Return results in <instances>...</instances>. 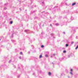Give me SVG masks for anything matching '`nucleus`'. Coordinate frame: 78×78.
I'll return each instance as SVG.
<instances>
[{
  "label": "nucleus",
  "mask_w": 78,
  "mask_h": 78,
  "mask_svg": "<svg viewBox=\"0 0 78 78\" xmlns=\"http://www.w3.org/2000/svg\"><path fill=\"white\" fill-rule=\"evenodd\" d=\"M56 25H58V24H56Z\"/></svg>",
  "instance_id": "14"
},
{
  "label": "nucleus",
  "mask_w": 78,
  "mask_h": 78,
  "mask_svg": "<svg viewBox=\"0 0 78 78\" xmlns=\"http://www.w3.org/2000/svg\"><path fill=\"white\" fill-rule=\"evenodd\" d=\"M63 53H66V51H63Z\"/></svg>",
  "instance_id": "5"
},
{
  "label": "nucleus",
  "mask_w": 78,
  "mask_h": 78,
  "mask_svg": "<svg viewBox=\"0 0 78 78\" xmlns=\"http://www.w3.org/2000/svg\"><path fill=\"white\" fill-rule=\"evenodd\" d=\"M78 45H77L76 47V48L75 49L76 50H77V49H78Z\"/></svg>",
  "instance_id": "2"
},
{
  "label": "nucleus",
  "mask_w": 78,
  "mask_h": 78,
  "mask_svg": "<svg viewBox=\"0 0 78 78\" xmlns=\"http://www.w3.org/2000/svg\"><path fill=\"white\" fill-rule=\"evenodd\" d=\"M66 47H68L69 46V45L68 44H66Z\"/></svg>",
  "instance_id": "6"
},
{
  "label": "nucleus",
  "mask_w": 78,
  "mask_h": 78,
  "mask_svg": "<svg viewBox=\"0 0 78 78\" xmlns=\"http://www.w3.org/2000/svg\"><path fill=\"white\" fill-rule=\"evenodd\" d=\"M42 55H41L39 56L40 58H42Z\"/></svg>",
  "instance_id": "3"
},
{
  "label": "nucleus",
  "mask_w": 78,
  "mask_h": 78,
  "mask_svg": "<svg viewBox=\"0 0 78 78\" xmlns=\"http://www.w3.org/2000/svg\"><path fill=\"white\" fill-rule=\"evenodd\" d=\"M44 45H41V48H44Z\"/></svg>",
  "instance_id": "8"
},
{
  "label": "nucleus",
  "mask_w": 78,
  "mask_h": 78,
  "mask_svg": "<svg viewBox=\"0 0 78 78\" xmlns=\"http://www.w3.org/2000/svg\"><path fill=\"white\" fill-rule=\"evenodd\" d=\"M70 73V74H71V75H72V72H71Z\"/></svg>",
  "instance_id": "13"
},
{
  "label": "nucleus",
  "mask_w": 78,
  "mask_h": 78,
  "mask_svg": "<svg viewBox=\"0 0 78 78\" xmlns=\"http://www.w3.org/2000/svg\"><path fill=\"white\" fill-rule=\"evenodd\" d=\"M73 44V42H71V44Z\"/></svg>",
  "instance_id": "11"
},
{
  "label": "nucleus",
  "mask_w": 78,
  "mask_h": 78,
  "mask_svg": "<svg viewBox=\"0 0 78 78\" xmlns=\"http://www.w3.org/2000/svg\"><path fill=\"white\" fill-rule=\"evenodd\" d=\"M48 75H51V73H50V72H49Z\"/></svg>",
  "instance_id": "4"
},
{
  "label": "nucleus",
  "mask_w": 78,
  "mask_h": 78,
  "mask_svg": "<svg viewBox=\"0 0 78 78\" xmlns=\"http://www.w3.org/2000/svg\"><path fill=\"white\" fill-rule=\"evenodd\" d=\"M10 24H12V21H10Z\"/></svg>",
  "instance_id": "7"
},
{
  "label": "nucleus",
  "mask_w": 78,
  "mask_h": 78,
  "mask_svg": "<svg viewBox=\"0 0 78 78\" xmlns=\"http://www.w3.org/2000/svg\"><path fill=\"white\" fill-rule=\"evenodd\" d=\"M76 5V3H73L72 5V6H74V5Z\"/></svg>",
  "instance_id": "1"
},
{
  "label": "nucleus",
  "mask_w": 78,
  "mask_h": 78,
  "mask_svg": "<svg viewBox=\"0 0 78 78\" xmlns=\"http://www.w3.org/2000/svg\"><path fill=\"white\" fill-rule=\"evenodd\" d=\"M20 55H22V52H20Z\"/></svg>",
  "instance_id": "9"
},
{
  "label": "nucleus",
  "mask_w": 78,
  "mask_h": 78,
  "mask_svg": "<svg viewBox=\"0 0 78 78\" xmlns=\"http://www.w3.org/2000/svg\"><path fill=\"white\" fill-rule=\"evenodd\" d=\"M45 56L46 57H48V55H46Z\"/></svg>",
  "instance_id": "10"
},
{
  "label": "nucleus",
  "mask_w": 78,
  "mask_h": 78,
  "mask_svg": "<svg viewBox=\"0 0 78 78\" xmlns=\"http://www.w3.org/2000/svg\"><path fill=\"white\" fill-rule=\"evenodd\" d=\"M71 72H72V71H73V70L72 69H71Z\"/></svg>",
  "instance_id": "12"
}]
</instances>
